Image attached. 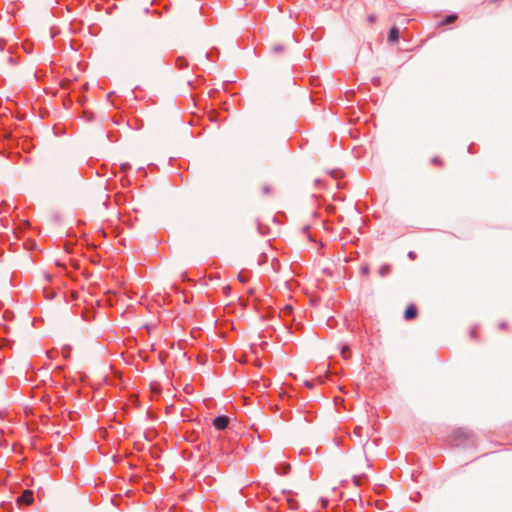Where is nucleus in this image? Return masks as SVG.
Returning <instances> with one entry per match:
<instances>
[{
	"instance_id": "nucleus-21",
	"label": "nucleus",
	"mask_w": 512,
	"mask_h": 512,
	"mask_svg": "<svg viewBox=\"0 0 512 512\" xmlns=\"http://www.w3.org/2000/svg\"><path fill=\"white\" fill-rule=\"evenodd\" d=\"M362 273H363L364 275H367V274L369 273V268H368L367 266L363 267V268H362Z\"/></svg>"
},
{
	"instance_id": "nucleus-19",
	"label": "nucleus",
	"mask_w": 512,
	"mask_h": 512,
	"mask_svg": "<svg viewBox=\"0 0 512 512\" xmlns=\"http://www.w3.org/2000/svg\"><path fill=\"white\" fill-rule=\"evenodd\" d=\"M499 328L501 330H506V329H508V325L506 322H501V323H499Z\"/></svg>"
},
{
	"instance_id": "nucleus-2",
	"label": "nucleus",
	"mask_w": 512,
	"mask_h": 512,
	"mask_svg": "<svg viewBox=\"0 0 512 512\" xmlns=\"http://www.w3.org/2000/svg\"><path fill=\"white\" fill-rule=\"evenodd\" d=\"M418 316V309L415 304H409L404 312V319L406 321H411L416 319Z\"/></svg>"
},
{
	"instance_id": "nucleus-8",
	"label": "nucleus",
	"mask_w": 512,
	"mask_h": 512,
	"mask_svg": "<svg viewBox=\"0 0 512 512\" xmlns=\"http://www.w3.org/2000/svg\"><path fill=\"white\" fill-rule=\"evenodd\" d=\"M362 431H363V428L360 427V426H356L354 431H353V436L357 437L359 443H361V444L363 443Z\"/></svg>"
},
{
	"instance_id": "nucleus-10",
	"label": "nucleus",
	"mask_w": 512,
	"mask_h": 512,
	"mask_svg": "<svg viewBox=\"0 0 512 512\" xmlns=\"http://www.w3.org/2000/svg\"><path fill=\"white\" fill-rule=\"evenodd\" d=\"M431 163L435 166L442 167L444 165V162L441 157L435 156L431 159Z\"/></svg>"
},
{
	"instance_id": "nucleus-9",
	"label": "nucleus",
	"mask_w": 512,
	"mask_h": 512,
	"mask_svg": "<svg viewBox=\"0 0 512 512\" xmlns=\"http://www.w3.org/2000/svg\"><path fill=\"white\" fill-rule=\"evenodd\" d=\"M366 480V475L364 474H361V475H355L353 477V482L355 485L357 486H360L363 484V482Z\"/></svg>"
},
{
	"instance_id": "nucleus-14",
	"label": "nucleus",
	"mask_w": 512,
	"mask_h": 512,
	"mask_svg": "<svg viewBox=\"0 0 512 512\" xmlns=\"http://www.w3.org/2000/svg\"><path fill=\"white\" fill-rule=\"evenodd\" d=\"M261 190H262V193L264 195H269L272 193V187L268 184H264L262 187H261Z\"/></svg>"
},
{
	"instance_id": "nucleus-13",
	"label": "nucleus",
	"mask_w": 512,
	"mask_h": 512,
	"mask_svg": "<svg viewBox=\"0 0 512 512\" xmlns=\"http://www.w3.org/2000/svg\"><path fill=\"white\" fill-rule=\"evenodd\" d=\"M390 272V266L389 265H383L379 269V273L381 276H386Z\"/></svg>"
},
{
	"instance_id": "nucleus-16",
	"label": "nucleus",
	"mask_w": 512,
	"mask_h": 512,
	"mask_svg": "<svg viewBox=\"0 0 512 512\" xmlns=\"http://www.w3.org/2000/svg\"><path fill=\"white\" fill-rule=\"evenodd\" d=\"M70 353H71V348L70 347H63L62 355L64 356V358H69L70 357Z\"/></svg>"
},
{
	"instance_id": "nucleus-1",
	"label": "nucleus",
	"mask_w": 512,
	"mask_h": 512,
	"mask_svg": "<svg viewBox=\"0 0 512 512\" xmlns=\"http://www.w3.org/2000/svg\"><path fill=\"white\" fill-rule=\"evenodd\" d=\"M34 501V494L31 490H24L20 497L17 499L19 505H31Z\"/></svg>"
},
{
	"instance_id": "nucleus-23",
	"label": "nucleus",
	"mask_w": 512,
	"mask_h": 512,
	"mask_svg": "<svg viewBox=\"0 0 512 512\" xmlns=\"http://www.w3.org/2000/svg\"><path fill=\"white\" fill-rule=\"evenodd\" d=\"M273 49H274L275 52H280L282 50V47L275 46Z\"/></svg>"
},
{
	"instance_id": "nucleus-11",
	"label": "nucleus",
	"mask_w": 512,
	"mask_h": 512,
	"mask_svg": "<svg viewBox=\"0 0 512 512\" xmlns=\"http://www.w3.org/2000/svg\"><path fill=\"white\" fill-rule=\"evenodd\" d=\"M399 34H389L388 36V43L389 44H395L398 42Z\"/></svg>"
},
{
	"instance_id": "nucleus-25",
	"label": "nucleus",
	"mask_w": 512,
	"mask_h": 512,
	"mask_svg": "<svg viewBox=\"0 0 512 512\" xmlns=\"http://www.w3.org/2000/svg\"><path fill=\"white\" fill-rule=\"evenodd\" d=\"M333 209H334V208H333V206H329V207H327V211H328V212H331Z\"/></svg>"
},
{
	"instance_id": "nucleus-3",
	"label": "nucleus",
	"mask_w": 512,
	"mask_h": 512,
	"mask_svg": "<svg viewBox=\"0 0 512 512\" xmlns=\"http://www.w3.org/2000/svg\"><path fill=\"white\" fill-rule=\"evenodd\" d=\"M229 421L227 416H218L213 420V425L217 430H224L228 427Z\"/></svg>"
},
{
	"instance_id": "nucleus-4",
	"label": "nucleus",
	"mask_w": 512,
	"mask_h": 512,
	"mask_svg": "<svg viewBox=\"0 0 512 512\" xmlns=\"http://www.w3.org/2000/svg\"><path fill=\"white\" fill-rule=\"evenodd\" d=\"M284 497H285V500H286V503H287L288 507L291 510H296L298 508L297 500L289 492L288 493H284Z\"/></svg>"
},
{
	"instance_id": "nucleus-26",
	"label": "nucleus",
	"mask_w": 512,
	"mask_h": 512,
	"mask_svg": "<svg viewBox=\"0 0 512 512\" xmlns=\"http://www.w3.org/2000/svg\"><path fill=\"white\" fill-rule=\"evenodd\" d=\"M128 167H129V166H128L127 164H123V165H122V169H123V170L127 169Z\"/></svg>"
},
{
	"instance_id": "nucleus-12",
	"label": "nucleus",
	"mask_w": 512,
	"mask_h": 512,
	"mask_svg": "<svg viewBox=\"0 0 512 512\" xmlns=\"http://www.w3.org/2000/svg\"><path fill=\"white\" fill-rule=\"evenodd\" d=\"M269 258H270V256L266 252H263L261 257L258 260V264L263 265L264 263H266L269 260Z\"/></svg>"
},
{
	"instance_id": "nucleus-28",
	"label": "nucleus",
	"mask_w": 512,
	"mask_h": 512,
	"mask_svg": "<svg viewBox=\"0 0 512 512\" xmlns=\"http://www.w3.org/2000/svg\"><path fill=\"white\" fill-rule=\"evenodd\" d=\"M276 261V257H272V265L274 266V262Z\"/></svg>"
},
{
	"instance_id": "nucleus-5",
	"label": "nucleus",
	"mask_w": 512,
	"mask_h": 512,
	"mask_svg": "<svg viewBox=\"0 0 512 512\" xmlns=\"http://www.w3.org/2000/svg\"><path fill=\"white\" fill-rule=\"evenodd\" d=\"M290 470H291V466L288 463H281L276 468V472L282 476L289 474Z\"/></svg>"
},
{
	"instance_id": "nucleus-24",
	"label": "nucleus",
	"mask_w": 512,
	"mask_h": 512,
	"mask_svg": "<svg viewBox=\"0 0 512 512\" xmlns=\"http://www.w3.org/2000/svg\"><path fill=\"white\" fill-rule=\"evenodd\" d=\"M409 257H410L411 259H414V258H415V254H414V252H409Z\"/></svg>"
},
{
	"instance_id": "nucleus-7",
	"label": "nucleus",
	"mask_w": 512,
	"mask_h": 512,
	"mask_svg": "<svg viewBox=\"0 0 512 512\" xmlns=\"http://www.w3.org/2000/svg\"><path fill=\"white\" fill-rule=\"evenodd\" d=\"M292 306L291 305H285L281 310H280V316L285 318V317H288L292 314Z\"/></svg>"
},
{
	"instance_id": "nucleus-22",
	"label": "nucleus",
	"mask_w": 512,
	"mask_h": 512,
	"mask_svg": "<svg viewBox=\"0 0 512 512\" xmlns=\"http://www.w3.org/2000/svg\"><path fill=\"white\" fill-rule=\"evenodd\" d=\"M321 502H322V507L323 508H325L327 506V504H328V500H326V499H322Z\"/></svg>"
},
{
	"instance_id": "nucleus-15",
	"label": "nucleus",
	"mask_w": 512,
	"mask_h": 512,
	"mask_svg": "<svg viewBox=\"0 0 512 512\" xmlns=\"http://www.w3.org/2000/svg\"><path fill=\"white\" fill-rule=\"evenodd\" d=\"M350 350L348 348V346H343L342 350H341V356L344 358V359H348L350 357Z\"/></svg>"
},
{
	"instance_id": "nucleus-27",
	"label": "nucleus",
	"mask_w": 512,
	"mask_h": 512,
	"mask_svg": "<svg viewBox=\"0 0 512 512\" xmlns=\"http://www.w3.org/2000/svg\"><path fill=\"white\" fill-rule=\"evenodd\" d=\"M390 32H391V33H394V32H398V30H397L396 28H392V29L390 30Z\"/></svg>"
},
{
	"instance_id": "nucleus-20",
	"label": "nucleus",
	"mask_w": 512,
	"mask_h": 512,
	"mask_svg": "<svg viewBox=\"0 0 512 512\" xmlns=\"http://www.w3.org/2000/svg\"><path fill=\"white\" fill-rule=\"evenodd\" d=\"M71 300H76L78 298L77 293L75 291H70Z\"/></svg>"
},
{
	"instance_id": "nucleus-6",
	"label": "nucleus",
	"mask_w": 512,
	"mask_h": 512,
	"mask_svg": "<svg viewBox=\"0 0 512 512\" xmlns=\"http://www.w3.org/2000/svg\"><path fill=\"white\" fill-rule=\"evenodd\" d=\"M250 277H251V273L249 271H241L238 274V280L241 283H247L250 280Z\"/></svg>"
},
{
	"instance_id": "nucleus-29",
	"label": "nucleus",
	"mask_w": 512,
	"mask_h": 512,
	"mask_svg": "<svg viewBox=\"0 0 512 512\" xmlns=\"http://www.w3.org/2000/svg\"><path fill=\"white\" fill-rule=\"evenodd\" d=\"M306 385H307L309 388H311V387H312V384H311V383H309V382H306Z\"/></svg>"
},
{
	"instance_id": "nucleus-17",
	"label": "nucleus",
	"mask_w": 512,
	"mask_h": 512,
	"mask_svg": "<svg viewBox=\"0 0 512 512\" xmlns=\"http://www.w3.org/2000/svg\"><path fill=\"white\" fill-rule=\"evenodd\" d=\"M477 333H478V328L477 327L471 328L470 335H471L472 338L476 339L478 337Z\"/></svg>"
},
{
	"instance_id": "nucleus-18",
	"label": "nucleus",
	"mask_w": 512,
	"mask_h": 512,
	"mask_svg": "<svg viewBox=\"0 0 512 512\" xmlns=\"http://www.w3.org/2000/svg\"><path fill=\"white\" fill-rule=\"evenodd\" d=\"M455 20H456V16L455 15H451V16L446 17V19L444 20V23H451V22H453Z\"/></svg>"
}]
</instances>
